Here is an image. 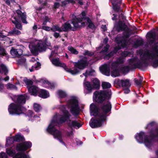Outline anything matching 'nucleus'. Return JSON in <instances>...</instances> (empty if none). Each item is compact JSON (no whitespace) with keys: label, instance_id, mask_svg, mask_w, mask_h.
Instances as JSON below:
<instances>
[{"label":"nucleus","instance_id":"30","mask_svg":"<svg viewBox=\"0 0 158 158\" xmlns=\"http://www.w3.org/2000/svg\"><path fill=\"white\" fill-rule=\"evenodd\" d=\"M146 35L150 39H155L156 37L155 32L152 31H151L148 32Z\"/></svg>","mask_w":158,"mask_h":158},{"label":"nucleus","instance_id":"12","mask_svg":"<svg viewBox=\"0 0 158 158\" xmlns=\"http://www.w3.org/2000/svg\"><path fill=\"white\" fill-rule=\"evenodd\" d=\"M31 146V142L26 141L18 143L16 147V149L17 152H21L24 153V152L30 148Z\"/></svg>","mask_w":158,"mask_h":158},{"label":"nucleus","instance_id":"32","mask_svg":"<svg viewBox=\"0 0 158 158\" xmlns=\"http://www.w3.org/2000/svg\"><path fill=\"white\" fill-rule=\"evenodd\" d=\"M123 83L122 87H123L125 88H129L131 85V84L130 83V81L129 80L127 79L124 80H123Z\"/></svg>","mask_w":158,"mask_h":158},{"label":"nucleus","instance_id":"31","mask_svg":"<svg viewBox=\"0 0 158 158\" xmlns=\"http://www.w3.org/2000/svg\"><path fill=\"white\" fill-rule=\"evenodd\" d=\"M9 34L11 35H20L21 34V32L15 28L13 30L10 31Z\"/></svg>","mask_w":158,"mask_h":158},{"label":"nucleus","instance_id":"10","mask_svg":"<svg viewBox=\"0 0 158 158\" xmlns=\"http://www.w3.org/2000/svg\"><path fill=\"white\" fill-rule=\"evenodd\" d=\"M46 49L47 47L44 45L43 41L40 40L36 45L32 46L31 51L32 53L36 54L38 52H45Z\"/></svg>","mask_w":158,"mask_h":158},{"label":"nucleus","instance_id":"41","mask_svg":"<svg viewBox=\"0 0 158 158\" xmlns=\"http://www.w3.org/2000/svg\"><path fill=\"white\" fill-rule=\"evenodd\" d=\"M68 49L72 54L77 55L79 53L78 51L72 46L68 47Z\"/></svg>","mask_w":158,"mask_h":158},{"label":"nucleus","instance_id":"39","mask_svg":"<svg viewBox=\"0 0 158 158\" xmlns=\"http://www.w3.org/2000/svg\"><path fill=\"white\" fill-rule=\"evenodd\" d=\"M10 53L12 56L14 57H18V52L17 49L14 48L13 47L10 50Z\"/></svg>","mask_w":158,"mask_h":158},{"label":"nucleus","instance_id":"3","mask_svg":"<svg viewBox=\"0 0 158 158\" xmlns=\"http://www.w3.org/2000/svg\"><path fill=\"white\" fill-rule=\"evenodd\" d=\"M157 124L156 122L153 121L147 125L146 128L148 130V137L145 136L144 142L146 146L150 147L153 142L156 141L158 139V127H156Z\"/></svg>","mask_w":158,"mask_h":158},{"label":"nucleus","instance_id":"45","mask_svg":"<svg viewBox=\"0 0 158 158\" xmlns=\"http://www.w3.org/2000/svg\"><path fill=\"white\" fill-rule=\"evenodd\" d=\"M7 54L5 48L3 47L0 46V55L6 56Z\"/></svg>","mask_w":158,"mask_h":158},{"label":"nucleus","instance_id":"7","mask_svg":"<svg viewBox=\"0 0 158 158\" xmlns=\"http://www.w3.org/2000/svg\"><path fill=\"white\" fill-rule=\"evenodd\" d=\"M68 103L70 106L71 112L74 115L78 116L79 114L80 110L78 100L76 98H73L70 99Z\"/></svg>","mask_w":158,"mask_h":158},{"label":"nucleus","instance_id":"60","mask_svg":"<svg viewBox=\"0 0 158 158\" xmlns=\"http://www.w3.org/2000/svg\"><path fill=\"white\" fill-rule=\"evenodd\" d=\"M41 65V64L39 62H37L36 64H35V66H32L31 68L34 69H36L40 67Z\"/></svg>","mask_w":158,"mask_h":158},{"label":"nucleus","instance_id":"49","mask_svg":"<svg viewBox=\"0 0 158 158\" xmlns=\"http://www.w3.org/2000/svg\"><path fill=\"white\" fill-rule=\"evenodd\" d=\"M23 81L27 85H31L33 84V81L27 79V78L23 80Z\"/></svg>","mask_w":158,"mask_h":158},{"label":"nucleus","instance_id":"11","mask_svg":"<svg viewBox=\"0 0 158 158\" xmlns=\"http://www.w3.org/2000/svg\"><path fill=\"white\" fill-rule=\"evenodd\" d=\"M6 152L10 156L13 157V158H30L29 156L27 155L24 153L18 152L15 154V150L9 148L6 149Z\"/></svg>","mask_w":158,"mask_h":158},{"label":"nucleus","instance_id":"24","mask_svg":"<svg viewBox=\"0 0 158 158\" xmlns=\"http://www.w3.org/2000/svg\"><path fill=\"white\" fill-rule=\"evenodd\" d=\"M67 124L68 126L70 128H72L73 127H77V128H79L82 126V124L78 122L76 120H73L72 121L71 123H67Z\"/></svg>","mask_w":158,"mask_h":158},{"label":"nucleus","instance_id":"42","mask_svg":"<svg viewBox=\"0 0 158 158\" xmlns=\"http://www.w3.org/2000/svg\"><path fill=\"white\" fill-rule=\"evenodd\" d=\"M58 94L60 98H65L67 96L66 93L62 90H59Z\"/></svg>","mask_w":158,"mask_h":158},{"label":"nucleus","instance_id":"25","mask_svg":"<svg viewBox=\"0 0 158 158\" xmlns=\"http://www.w3.org/2000/svg\"><path fill=\"white\" fill-rule=\"evenodd\" d=\"M39 97L43 98H46L49 97V93L46 90L41 89L38 93Z\"/></svg>","mask_w":158,"mask_h":158},{"label":"nucleus","instance_id":"53","mask_svg":"<svg viewBox=\"0 0 158 158\" xmlns=\"http://www.w3.org/2000/svg\"><path fill=\"white\" fill-rule=\"evenodd\" d=\"M25 114L26 116H27L29 118H31L33 117V112L32 110H29Z\"/></svg>","mask_w":158,"mask_h":158},{"label":"nucleus","instance_id":"8","mask_svg":"<svg viewBox=\"0 0 158 158\" xmlns=\"http://www.w3.org/2000/svg\"><path fill=\"white\" fill-rule=\"evenodd\" d=\"M71 22L73 25V27H72L70 23L68 22H66L61 26L62 31L68 32L69 30L75 31L80 28V26L79 25V24L76 21H74V18L71 20Z\"/></svg>","mask_w":158,"mask_h":158},{"label":"nucleus","instance_id":"5","mask_svg":"<svg viewBox=\"0 0 158 158\" xmlns=\"http://www.w3.org/2000/svg\"><path fill=\"white\" fill-rule=\"evenodd\" d=\"M122 0H109L110 2L111 3L112 8L113 10L116 13H119L118 18L119 19L124 22L126 20V17L123 13V10L121 8V5Z\"/></svg>","mask_w":158,"mask_h":158},{"label":"nucleus","instance_id":"14","mask_svg":"<svg viewBox=\"0 0 158 158\" xmlns=\"http://www.w3.org/2000/svg\"><path fill=\"white\" fill-rule=\"evenodd\" d=\"M73 64L75 68H77L80 70H83L88 65V63L86 60L81 59L77 62H74Z\"/></svg>","mask_w":158,"mask_h":158},{"label":"nucleus","instance_id":"1","mask_svg":"<svg viewBox=\"0 0 158 158\" xmlns=\"http://www.w3.org/2000/svg\"><path fill=\"white\" fill-rule=\"evenodd\" d=\"M96 98V104H91L90 106L91 115L92 118L89 122L90 127L95 128L101 127L106 120L107 117L111 113L112 106L109 101L111 98L112 93L111 89L96 91L94 93Z\"/></svg>","mask_w":158,"mask_h":158},{"label":"nucleus","instance_id":"29","mask_svg":"<svg viewBox=\"0 0 158 158\" xmlns=\"http://www.w3.org/2000/svg\"><path fill=\"white\" fill-rule=\"evenodd\" d=\"M84 84L88 92L89 93H91L94 88L93 86H92L90 82L89 81H86L84 83Z\"/></svg>","mask_w":158,"mask_h":158},{"label":"nucleus","instance_id":"47","mask_svg":"<svg viewBox=\"0 0 158 158\" xmlns=\"http://www.w3.org/2000/svg\"><path fill=\"white\" fill-rule=\"evenodd\" d=\"M24 47L23 46H21V48L17 49V50L18 55V57H20L23 55V50L24 48Z\"/></svg>","mask_w":158,"mask_h":158},{"label":"nucleus","instance_id":"33","mask_svg":"<svg viewBox=\"0 0 158 158\" xmlns=\"http://www.w3.org/2000/svg\"><path fill=\"white\" fill-rule=\"evenodd\" d=\"M111 75L112 77H116L120 76L118 69L117 68L113 69L111 72Z\"/></svg>","mask_w":158,"mask_h":158},{"label":"nucleus","instance_id":"26","mask_svg":"<svg viewBox=\"0 0 158 158\" xmlns=\"http://www.w3.org/2000/svg\"><path fill=\"white\" fill-rule=\"evenodd\" d=\"M14 141L15 142H20L25 141V139L23 135H21L20 134H18L15 135L14 137Z\"/></svg>","mask_w":158,"mask_h":158},{"label":"nucleus","instance_id":"54","mask_svg":"<svg viewBox=\"0 0 158 158\" xmlns=\"http://www.w3.org/2000/svg\"><path fill=\"white\" fill-rule=\"evenodd\" d=\"M45 82L48 85L51 89H54L55 85L53 83H51L48 81H45Z\"/></svg>","mask_w":158,"mask_h":158},{"label":"nucleus","instance_id":"46","mask_svg":"<svg viewBox=\"0 0 158 158\" xmlns=\"http://www.w3.org/2000/svg\"><path fill=\"white\" fill-rule=\"evenodd\" d=\"M121 48H126L127 46V40L124 38L123 39L120 43Z\"/></svg>","mask_w":158,"mask_h":158},{"label":"nucleus","instance_id":"64","mask_svg":"<svg viewBox=\"0 0 158 158\" xmlns=\"http://www.w3.org/2000/svg\"><path fill=\"white\" fill-rule=\"evenodd\" d=\"M60 108L62 113H63V112L64 111L67 110L66 109V107L64 105H62L61 106Z\"/></svg>","mask_w":158,"mask_h":158},{"label":"nucleus","instance_id":"6","mask_svg":"<svg viewBox=\"0 0 158 158\" xmlns=\"http://www.w3.org/2000/svg\"><path fill=\"white\" fill-rule=\"evenodd\" d=\"M23 108L24 107L20 105L12 103L8 106V111L10 115H19L23 113Z\"/></svg>","mask_w":158,"mask_h":158},{"label":"nucleus","instance_id":"19","mask_svg":"<svg viewBox=\"0 0 158 158\" xmlns=\"http://www.w3.org/2000/svg\"><path fill=\"white\" fill-rule=\"evenodd\" d=\"M16 12L18 15V17L20 18L22 22L25 24H27L28 22L26 20L27 15L25 12L23 13L20 10H18Z\"/></svg>","mask_w":158,"mask_h":158},{"label":"nucleus","instance_id":"51","mask_svg":"<svg viewBox=\"0 0 158 158\" xmlns=\"http://www.w3.org/2000/svg\"><path fill=\"white\" fill-rule=\"evenodd\" d=\"M121 49H122L121 47L119 45H118L117 46H116L114 48V49L112 51L115 54L117 53L119 50Z\"/></svg>","mask_w":158,"mask_h":158},{"label":"nucleus","instance_id":"35","mask_svg":"<svg viewBox=\"0 0 158 158\" xmlns=\"http://www.w3.org/2000/svg\"><path fill=\"white\" fill-rule=\"evenodd\" d=\"M143 77L142 76L140 77L139 80L135 78L134 79V82L137 86H141L142 82L143 81Z\"/></svg>","mask_w":158,"mask_h":158},{"label":"nucleus","instance_id":"21","mask_svg":"<svg viewBox=\"0 0 158 158\" xmlns=\"http://www.w3.org/2000/svg\"><path fill=\"white\" fill-rule=\"evenodd\" d=\"M56 124V123H53L52 120L51 123L47 129V131L49 134L53 135L57 130L55 127Z\"/></svg>","mask_w":158,"mask_h":158},{"label":"nucleus","instance_id":"36","mask_svg":"<svg viewBox=\"0 0 158 158\" xmlns=\"http://www.w3.org/2000/svg\"><path fill=\"white\" fill-rule=\"evenodd\" d=\"M129 30H128L127 29V30L126 29L125 31L123 33V35L122 36V37L123 38L127 39L129 38L131 35Z\"/></svg>","mask_w":158,"mask_h":158},{"label":"nucleus","instance_id":"17","mask_svg":"<svg viewBox=\"0 0 158 158\" xmlns=\"http://www.w3.org/2000/svg\"><path fill=\"white\" fill-rule=\"evenodd\" d=\"M12 18L10 19V21L15 25V28L18 29L22 30V25L21 22L19 21L18 19L16 16L12 17Z\"/></svg>","mask_w":158,"mask_h":158},{"label":"nucleus","instance_id":"22","mask_svg":"<svg viewBox=\"0 0 158 158\" xmlns=\"http://www.w3.org/2000/svg\"><path fill=\"white\" fill-rule=\"evenodd\" d=\"M28 87V91L31 95L34 96L37 95L39 91V88L37 87L35 85H32Z\"/></svg>","mask_w":158,"mask_h":158},{"label":"nucleus","instance_id":"4","mask_svg":"<svg viewBox=\"0 0 158 158\" xmlns=\"http://www.w3.org/2000/svg\"><path fill=\"white\" fill-rule=\"evenodd\" d=\"M71 115L68 110L64 111L62 114L55 115L52 119L53 123H56V126H59L68 121H71L70 117Z\"/></svg>","mask_w":158,"mask_h":158},{"label":"nucleus","instance_id":"61","mask_svg":"<svg viewBox=\"0 0 158 158\" xmlns=\"http://www.w3.org/2000/svg\"><path fill=\"white\" fill-rule=\"evenodd\" d=\"M123 80L118 79L115 81L116 84L119 86H122L123 83Z\"/></svg>","mask_w":158,"mask_h":158},{"label":"nucleus","instance_id":"59","mask_svg":"<svg viewBox=\"0 0 158 158\" xmlns=\"http://www.w3.org/2000/svg\"><path fill=\"white\" fill-rule=\"evenodd\" d=\"M0 158H8V156L5 153L2 152L0 153Z\"/></svg>","mask_w":158,"mask_h":158},{"label":"nucleus","instance_id":"28","mask_svg":"<svg viewBox=\"0 0 158 158\" xmlns=\"http://www.w3.org/2000/svg\"><path fill=\"white\" fill-rule=\"evenodd\" d=\"M93 86L94 89H98L100 86V81L97 78H95L92 81Z\"/></svg>","mask_w":158,"mask_h":158},{"label":"nucleus","instance_id":"62","mask_svg":"<svg viewBox=\"0 0 158 158\" xmlns=\"http://www.w3.org/2000/svg\"><path fill=\"white\" fill-rule=\"evenodd\" d=\"M41 28L44 30L46 31H49L51 30V28L48 26H42Z\"/></svg>","mask_w":158,"mask_h":158},{"label":"nucleus","instance_id":"27","mask_svg":"<svg viewBox=\"0 0 158 158\" xmlns=\"http://www.w3.org/2000/svg\"><path fill=\"white\" fill-rule=\"evenodd\" d=\"M87 23H88L87 27H88L92 30H95L96 28V27L94 23L92 22L91 19L89 18H87L86 20Z\"/></svg>","mask_w":158,"mask_h":158},{"label":"nucleus","instance_id":"34","mask_svg":"<svg viewBox=\"0 0 158 158\" xmlns=\"http://www.w3.org/2000/svg\"><path fill=\"white\" fill-rule=\"evenodd\" d=\"M15 141H14V138H12L11 137H9L8 139H6V146H11L12 144Z\"/></svg>","mask_w":158,"mask_h":158},{"label":"nucleus","instance_id":"57","mask_svg":"<svg viewBox=\"0 0 158 158\" xmlns=\"http://www.w3.org/2000/svg\"><path fill=\"white\" fill-rule=\"evenodd\" d=\"M109 48V46L108 45H106V46H105L102 50L101 53H104L107 52Z\"/></svg>","mask_w":158,"mask_h":158},{"label":"nucleus","instance_id":"38","mask_svg":"<svg viewBox=\"0 0 158 158\" xmlns=\"http://www.w3.org/2000/svg\"><path fill=\"white\" fill-rule=\"evenodd\" d=\"M102 89H104L110 88L111 86L110 84L108 82H103L102 85Z\"/></svg>","mask_w":158,"mask_h":158},{"label":"nucleus","instance_id":"2","mask_svg":"<svg viewBox=\"0 0 158 158\" xmlns=\"http://www.w3.org/2000/svg\"><path fill=\"white\" fill-rule=\"evenodd\" d=\"M141 59L142 61H139L142 63V66L139 67V69H142L147 67L148 65V63L146 59L144 58V56H147L148 59H151L153 60L151 64L154 68H156L158 67V43H156L154 44V47L152 50H147L143 53L142 51L139 52Z\"/></svg>","mask_w":158,"mask_h":158},{"label":"nucleus","instance_id":"52","mask_svg":"<svg viewBox=\"0 0 158 158\" xmlns=\"http://www.w3.org/2000/svg\"><path fill=\"white\" fill-rule=\"evenodd\" d=\"M7 86L8 89H17V86L15 85L10 83H8L7 84Z\"/></svg>","mask_w":158,"mask_h":158},{"label":"nucleus","instance_id":"48","mask_svg":"<svg viewBox=\"0 0 158 158\" xmlns=\"http://www.w3.org/2000/svg\"><path fill=\"white\" fill-rule=\"evenodd\" d=\"M52 63L55 66H58L60 63L59 59L57 58H53L51 60Z\"/></svg>","mask_w":158,"mask_h":158},{"label":"nucleus","instance_id":"20","mask_svg":"<svg viewBox=\"0 0 158 158\" xmlns=\"http://www.w3.org/2000/svg\"><path fill=\"white\" fill-rule=\"evenodd\" d=\"M101 72L104 75L106 76L110 75V68L106 64L102 65L100 68Z\"/></svg>","mask_w":158,"mask_h":158},{"label":"nucleus","instance_id":"18","mask_svg":"<svg viewBox=\"0 0 158 158\" xmlns=\"http://www.w3.org/2000/svg\"><path fill=\"white\" fill-rule=\"evenodd\" d=\"M147 126L145 127V128L146 129H147L148 130V131H149L148 130V129L146 128V127ZM148 135H145V133L143 131H141L140 133L138 134L137 135H135V138L136 139L137 141L139 143H142L143 142V137H144V138H145V136H147V137H148L149 135V134ZM145 140V138H144V140ZM144 143L145 142H144Z\"/></svg>","mask_w":158,"mask_h":158},{"label":"nucleus","instance_id":"43","mask_svg":"<svg viewBox=\"0 0 158 158\" xmlns=\"http://www.w3.org/2000/svg\"><path fill=\"white\" fill-rule=\"evenodd\" d=\"M53 135L54 136L55 138H56L57 139L62 137V134L61 132L57 129Z\"/></svg>","mask_w":158,"mask_h":158},{"label":"nucleus","instance_id":"63","mask_svg":"<svg viewBox=\"0 0 158 158\" xmlns=\"http://www.w3.org/2000/svg\"><path fill=\"white\" fill-rule=\"evenodd\" d=\"M117 63L119 64H122L124 63L123 59L121 58H119L116 60Z\"/></svg>","mask_w":158,"mask_h":158},{"label":"nucleus","instance_id":"23","mask_svg":"<svg viewBox=\"0 0 158 158\" xmlns=\"http://www.w3.org/2000/svg\"><path fill=\"white\" fill-rule=\"evenodd\" d=\"M82 17H75L74 19V21H76L77 23H79L82 22L83 20H87V18H89L86 16V14L85 12L83 11L81 13Z\"/></svg>","mask_w":158,"mask_h":158},{"label":"nucleus","instance_id":"37","mask_svg":"<svg viewBox=\"0 0 158 158\" xmlns=\"http://www.w3.org/2000/svg\"><path fill=\"white\" fill-rule=\"evenodd\" d=\"M51 30L53 32L58 31L60 32H62V28L60 27L58 25H53L51 28Z\"/></svg>","mask_w":158,"mask_h":158},{"label":"nucleus","instance_id":"58","mask_svg":"<svg viewBox=\"0 0 158 158\" xmlns=\"http://www.w3.org/2000/svg\"><path fill=\"white\" fill-rule=\"evenodd\" d=\"M2 70L5 72V75H7L8 73V71L6 67L4 65H2L1 66Z\"/></svg>","mask_w":158,"mask_h":158},{"label":"nucleus","instance_id":"44","mask_svg":"<svg viewBox=\"0 0 158 158\" xmlns=\"http://www.w3.org/2000/svg\"><path fill=\"white\" fill-rule=\"evenodd\" d=\"M33 107L34 110L36 112H39L41 108L40 105L37 103H34Z\"/></svg>","mask_w":158,"mask_h":158},{"label":"nucleus","instance_id":"40","mask_svg":"<svg viewBox=\"0 0 158 158\" xmlns=\"http://www.w3.org/2000/svg\"><path fill=\"white\" fill-rule=\"evenodd\" d=\"M144 43V41L142 40H137L134 43V45L136 47H139L142 46Z\"/></svg>","mask_w":158,"mask_h":158},{"label":"nucleus","instance_id":"15","mask_svg":"<svg viewBox=\"0 0 158 158\" xmlns=\"http://www.w3.org/2000/svg\"><path fill=\"white\" fill-rule=\"evenodd\" d=\"M58 66L63 68L64 70L73 75H77L80 73V71L77 69L74 68L73 70L68 68L64 63H62L60 62Z\"/></svg>","mask_w":158,"mask_h":158},{"label":"nucleus","instance_id":"50","mask_svg":"<svg viewBox=\"0 0 158 158\" xmlns=\"http://www.w3.org/2000/svg\"><path fill=\"white\" fill-rule=\"evenodd\" d=\"M94 53L93 52H90L87 50L85 51V53L83 54L85 56H88L89 57H91L94 55Z\"/></svg>","mask_w":158,"mask_h":158},{"label":"nucleus","instance_id":"9","mask_svg":"<svg viewBox=\"0 0 158 158\" xmlns=\"http://www.w3.org/2000/svg\"><path fill=\"white\" fill-rule=\"evenodd\" d=\"M136 58H133L129 59V65L125 66L123 67L122 70L123 72L128 71L130 69H135L137 68H139V67L142 66V63L138 62L136 63L135 62L136 61Z\"/></svg>","mask_w":158,"mask_h":158},{"label":"nucleus","instance_id":"55","mask_svg":"<svg viewBox=\"0 0 158 158\" xmlns=\"http://www.w3.org/2000/svg\"><path fill=\"white\" fill-rule=\"evenodd\" d=\"M123 39V38L122 37H120L117 36L115 38V40L116 43L119 44H120V43Z\"/></svg>","mask_w":158,"mask_h":158},{"label":"nucleus","instance_id":"56","mask_svg":"<svg viewBox=\"0 0 158 158\" xmlns=\"http://www.w3.org/2000/svg\"><path fill=\"white\" fill-rule=\"evenodd\" d=\"M26 61V59L24 58H21L18 60V63L19 64H21L25 63Z\"/></svg>","mask_w":158,"mask_h":158},{"label":"nucleus","instance_id":"16","mask_svg":"<svg viewBox=\"0 0 158 158\" xmlns=\"http://www.w3.org/2000/svg\"><path fill=\"white\" fill-rule=\"evenodd\" d=\"M27 95L25 94H20L17 96L16 99L14 101L15 103L21 106L25 104L26 102Z\"/></svg>","mask_w":158,"mask_h":158},{"label":"nucleus","instance_id":"13","mask_svg":"<svg viewBox=\"0 0 158 158\" xmlns=\"http://www.w3.org/2000/svg\"><path fill=\"white\" fill-rule=\"evenodd\" d=\"M114 27L115 28L116 31L118 32H120L121 31H124L126 29L129 30L130 29L128 28L127 26L124 23V22L123 21L120 19L118 22L115 21L114 23Z\"/></svg>","mask_w":158,"mask_h":158}]
</instances>
